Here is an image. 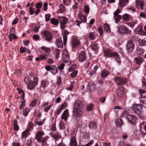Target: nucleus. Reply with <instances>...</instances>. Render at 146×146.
<instances>
[{
	"mask_svg": "<svg viewBox=\"0 0 146 146\" xmlns=\"http://www.w3.org/2000/svg\"><path fill=\"white\" fill-rule=\"evenodd\" d=\"M82 108L83 104L82 102L80 101H77L74 104L73 111L74 115L77 117H80L82 114Z\"/></svg>",
	"mask_w": 146,
	"mask_h": 146,
	"instance_id": "f257e3e1",
	"label": "nucleus"
},
{
	"mask_svg": "<svg viewBox=\"0 0 146 146\" xmlns=\"http://www.w3.org/2000/svg\"><path fill=\"white\" fill-rule=\"evenodd\" d=\"M126 118L128 123L135 126L138 122L137 117L132 114H128L127 115Z\"/></svg>",
	"mask_w": 146,
	"mask_h": 146,
	"instance_id": "f03ea898",
	"label": "nucleus"
},
{
	"mask_svg": "<svg viewBox=\"0 0 146 146\" xmlns=\"http://www.w3.org/2000/svg\"><path fill=\"white\" fill-rule=\"evenodd\" d=\"M135 44L131 40L127 42L126 45V49L127 53L130 54L132 53L135 48Z\"/></svg>",
	"mask_w": 146,
	"mask_h": 146,
	"instance_id": "7ed1b4c3",
	"label": "nucleus"
},
{
	"mask_svg": "<svg viewBox=\"0 0 146 146\" xmlns=\"http://www.w3.org/2000/svg\"><path fill=\"white\" fill-rule=\"evenodd\" d=\"M42 38L47 41L50 42L52 39V35L50 32L48 31H43L41 32Z\"/></svg>",
	"mask_w": 146,
	"mask_h": 146,
	"instance_id": "20e7f679",
	"label": "nucleus"
},
{
	"mask_svg": "<svg viewBox=\"0 0 146 146\" xmlns=\"http://www.w3.org/2000/svg\"><path fill=\"white\" fill-rule=\"evenodd\" d=\"M117 30L120 34L127 35L129 34L131 31L125 25H120L117 28Z\"/></svg>",
	"mask_w": 146,
	"mask_h": 146,
	"instance_id": "39448f33",
	"label": "nucleus"
},
{
	"mask_svg": "<svg viewBox=\"0 0 146 146\" xmlns=\"http://www.w3.org/2000/svg\"><path fill=\"white\" fill-rule=\"evenodd\" d=\"M58 19L60 24L61 28L64 29L66 26V24L67 23L68 21V19L64 16H58Z\"/></svg>",
	"mask_w": 146,
	"mask_h": 146,
	"instance_id": "423d86ee",
	"label": "nucleus"
},
{
	"mask_svg": "<svg viewBox=\"0 0 146 146\" xmlns=\"http://www.w3.org/2000/svg\"><path fill=\"white\" fill-rule=\"evenodd\" d=\"M114 81L118 85H124L127 82V80L125 77L123 78L119 77H115L114 78Z\"/></svg>",
	"mask_w": 146,
	"mask_h": 146,
	"instance_id": "0eeeda50",
	"label": "nucleus"
},
{
	"mask_svg": "<svg viewBox=\"0 0 146 146\" xmlns=\"http://www.w3.org/2000/svg\"><path fill=\"white\" fill-rule=\"evenodd\" d=\"M133 109L134 112L138 115L141 114L142 110L141 105L137 104L133 105Z\"/></svg>",
	"mask_w": 146,
	"mask_h": 146,
	"instance_id": "6e6552de",
	"label": "nucleus"
},
{
	"mask_svg": "<svg viewBox=\"0 0 146 146\" xmlns=\"http://www.w3.org/2000/svg\"><path fill=\"white\" fill-rule=\"evenodd\" d=\"M62 60L65 63L68 62L69 60V57L68 52L67 50H64L63 52Z\"/></svg>",
	"mask_w": 146,
	"mask_h": 146,
	"instance_id": "1a4fd4ad",
	"label": "nucleus"
},
{
	"mask_svg": "<svg viewBox=\"0 0 146 146\" xmlns=\"http://www.w3.org/2000/svg\"><path fill=\"white\" fill-rule=\"evenodd\" d=\"M50 134L52 137L54 138L55 141H57L59 139H60L61 138V135L58 132H51L50 133Z\"/></svg>",
	"mask_w": 146,
	"mask_h": 146,
	"instance_id": "9d476101",
	"label": "nucleus"
},
{
	"mask_svg": "<svg viewBox=\"0 0 146 146\" xmlns=\"http://www.w3.org/2000/svg\"><path fill=\"white\" fill-rule=\"evenodd\" d=\"M49 84V82L47 80H42L41 82V85L40 86V90L43 91L45 88Z\"/></svg>",
	"mask_w": 146,
	"mask_h": 146,
	"instance_id": "9b49d317",
	"label": "nucleus"
},
{
	"mask_svg": "<svg viewBox=\"0 0 146 146\" xmlns=\"http://www.w3.org/2000/svg\"><path fill=\"white\" fill-rule=\"evenodd\" d=\"M86 53L84 52H81L79 54L78 58L79 61L83 62L86 59Z\"/></svg>",
	"mask_w": 146,
	"mask_h": 146,
	"instance_id": "f8f14e48",
	"label": "nucleus"
},
{
	"mask_svg": "<svg viewBox=\"0 0 146 146\" xmlns=\"http://www.w3.org/2000/svg\"><path fill=\"white\" fill-rule=\"evenodd\" d=\"M141 104L144 108H146V96L143 95L140 98Z\"/></svg>",
	"mask_w": 146,
	"mask_h": 146,
	"instance_id": "ddd939ff",
	"label": "nucleus"
},
{
	"mask_svg": "<svg viewBox=\"0 0 146 146\" xmlns=\"http://www.w3.org/2000/svg\"><path fill=\"white\" fill-rule=\"evenodd\" d=\"M44 135L43 131H38L36 135V139H37L38 142H41L42 140V136Z\"/></svg>",
	"mask_w": 146,
	"mask_h": 146,
	"instance_id": "4468645a",
	"label": "nucleus"
},
{
	"mask_svg": "<svg viewBox=\"0 0 146 146\" xmlns=\"http://www.w3.org/2000/svg\"><path fill=\"white\" fill-rule=\"evenodd\" d=\"M80 44L79 40L77 38L74 36L72 38V45L73 48L79 45Z\"/></svg>",
	"mask_w": 146,
	"mask_h": 146,
	"instance_id": "2eb2a0df",
	"label": "nucleus"
},
{
	"mask_svg": "<svg viewBox=\"0 0 146 146\" xmlns=\"http://www.w3.org/2000/svg\"><path fill=\"white\" fill-rule=\"evenodd\" d=\"M35 81L33 80L30 81L27 85V88L30 90L33 89L36 85V82Z\"/></svg>",
	"mask_w": 146,
	"mask_h": 146,
	"instance_id": "dca6fc26",
	"label": "nucleus"
},
{
	"mask_svg": "<svg viewBox=\"0 0 146 146\" xmlns=\"http://www.w3.org/2000/svg\"><path fill=\"white\" fill-rule=\"evenodd\" d=\"M68 109L65 110L63 112L61 116V119H64L65 121H66L68 117Z\"/></svg>",
	"mask_w": 146,
	"mask_h": 146,
	"instance_id": "f3484780",
	"label": "nucleus"
},
{
	"mask_svg": "<svg viewBox=\"0 0 146 146\" xmlns=\"http://www.w3.org/2000/svg\"><path fill=\"white\" fill-rule=\"evenodd\" d=\"M134 60L136 63L139 65H140L144 61L143 58L139 56L135 58Z\"/></svg>",
	"mask_w": 146,
	"mask_h": 146,
	"instance_id": "a211bd4d",
	"label": "nucleus"
},
{
	"mask_svg": "<svg viewBox=\"0 0 146 146\" xmlns=\"http://www.w3.org/2000/svg\"><path fill=\"white\" fill-rule=\"evenodd\" d=\"M70 145V146H77L76 140L74 136L71 137Z\"/></svg>",
	"mask_w": 146,
	"mask_h": 146,
	"instance_id": "6ab92c4d",
	"label": "nucleus"
},
{
	"mask_svg": "<svg viewBox=\"0 0 146 146\" xmlns=\"http://www.w3.org/2000/svg\"><path fill=\"white\" fill-rule=\"evenodd\" d=\"M105 55L109 57L113 56L115 54H116V52H112L109 50H107L105 51Z\"/></svg>",
	"mask_w": 146,
	"mask_h": 146,
	"instance_id": "aec40b11",
	"label": "nucleus"
},
{
	"mask_svg": "<svg viewBox=\"0 0 146 146\" xmlns=\"http://www.w3.org/2000/svg\"><path fill=\"white\" fill-rule=\"evenodd\" d=\"M78 18L83 22L85 23L86 22V17L84 15H82L81 13H79L78 14Z\"/></svg>",
	"mask_w": 146,
	"mask_h": 146,
	"instance_id": "412c9836",
	"label": "nucleus"
},
{
	"mask_svg": "<svg viewBox=\"0 0 146 146\" xmlns=\"http://www.w3.org/2000/svg\"><path fill=\"white\" fill-rule=\"evenodd\" d=\"M69 33L67 31H64L63 36V43L64 45H65L67 41V36L68 35Z\"/></svg>",
	"mask_w": 146,
	"mask_h": 146,
	"instance_id": "4be33fe9",
	"label": "nucleus"
},
{
	"mask_svg": "<svg viewBox=\"0 0 146 146\" xmlns=\"http://www.w3.org/2000/svg\"><path fill=\"white\" fill-rule=\"evenodd\" d=\"M56 44L58 47L62 48L63 47L62 39L60 38L56 40Z\"/></svg>",
	"mask_w": 146,
	"mask_h": 146,
	"instance_id": "5701e85b",
	"label": "nucleus"
},
{
	"mask_svg": "<svg viewBox=\"0 0 146 146\" xmlns=\"http://www.w3.org/2000/svg\"><path fill=\"white\" fill-rule=\"evenodd\" d=\"M90 128L91 129H95L97 128V125L96 122L94 121L91 122L89 125Z\"/></svg>",
	"mask_w": 146,
	"mask_h": 146,
	"instance_id": "b1692460",
	"label": "nucleus"
},
{
	"mask_svg": "<svg viewBox=\"0 0 146 146\" xmlns=\"http://www.w3.org/2000/svg\"><path fill=\"white\" fill-rule=\"evenodd\" d=\"M138 27L139 28L138 32L139 33L140 35L145 36L146 35V32L143 30L142 27L141 26L139 25Z\"/></svg>",
	"mask_w": 146,
	"mask_h": 146,
	"instance_id": "393cba45",
	"label": "nucleus"
},
{
	"mask_svg": "<svg viewBox=\"0 0 146 146\" xmlns=\"http://www.w3.org/2000/svg\"><path fill=\"white\" fill-rule=\"evenodd\" d=\"M115 123L116 126H120L123 124V122L121 119L118 118L115 120Z\"/></svg>",
	"mask_w": 146,
	"mask_h": 146,
	"instance_id": "a878e982",
	"label": "nucleus"
},
{
	"mask_svg": "<svg viewBox=\"0 0 146 146\" xmlns=\"http://www.w3.org/2000/svg\"><path fill=\"white\" fill-rule=\"evenodd\" d=\"M136 2L137 6H140L142 9H143L144 4V1L142 0H136Z\"/></svg>",
	"mask_w": 146,
	"mask_h": 146,
	"instance_id": "bb28decb",
	"label": "nucleus"
},
{
	"mask_svg": "<svg viewBox=\"0 0 146 146\" xmlns=\"http://www.w3.org/2000/svg\"><path fill=\"white\" fill-rule=\"evenodd\" d=\"M51 69L50 71L53 74H55L57 73V69L55 66H52Z\"/></svg>",
	"mask_w": 146,
	"mask_h": 146,
	"instance_id": "cd10ccee",
	"label": "nucleus"
},
{
	"mask_svg": "<svg viewBox=\"0 0 146 146\" xmlns=\"http://www.w3.org/2000/svg\"><path fill=\"white\" fill-rule=\"evenodd\" d=\"M104 28L106 32L110 33L111 31L110 26L106 23H105L104 25Z\"/></svg>",
	"mask_w": 146,
	"mask_h": 146,
	"instance_id": "c85d7f7f",
	"label": "nucleus"
},
{
	"mask_svg": "<svg viewBox=\"0 0 146 146\" xmlns=\"http://www.w3.org/2000/svg\"><path fill=\"white\" fill-rule=\"evenodd\" d=\"M50 23L53 25H56L59 23V21L55 18H52L50 20Z\"/></svg>",
	"mask_w": 146,
	"mask_h": 146,
	"instance_id": "c756f323",
	"label": "nucleus"
},
{
	"mask_svg": "<svg viewBox=\"0 0 146 146\" xmlns=\"http://www.w3.org/2000/svg\"><path fill=\"white\" fill-rule=\"evenodd\" d=\"M94 105L92 104H87L86 105V110L87 111L89 112L92 110Z\"/></svg>",
	"mask_w": 146,
	"mask_h": 146,
	"instance_id": "7c9ffc66",
	"label": "nucleus"
},
{
	"mask_svg": "<svg viewBox=\"0 0 146 146\" xmlns=\"http://www.w3.org/2000/svg\"><path fill=\"white\" fill-rule=\"evenodd\" d=\"M109 74V72L106 70H104L102 71L101 73L102 76L103 78L106 77Z\"/></svg>",
	"mask_w": 146,
	"mask_h": 146,
	"instance_id": "2f4dec72",
	"label": "nucleus"
},
{
	"mask_svg": "<svg viewBox=\"0 0 146 146\" xmlns=\"http://www.w3.org/2000/svg\"><path fill=\"white\" fill-rule=\"evenodd\" d=\"M126 1V0H119V3L120 6L122 7L125 6V4H127L128 3Z\"/></svg>",
	"mask_w": 146,
	"mask_h": 146,
	"instance_id": "473e14b6",
	"label": "nucleus"
},
{
	"mask_svg": "<svg viewBox=\"0 0 146 146\" xmlns=\"http://www.w3.org/2000/svg\"><path fill=\"white\" fill-rule=\"evenodd\" d=\"M137 21H132L130 22H129L127 23V25L129 27L131 28H133L134 27L135 24H137Z\"/></svg>",
	"mask_w": 146,
	"mask_h": 146,
	"instance_id": "72a5a7b5",
	"label": "nucleus"
},
{
	"mask_svg": "<svg viewBox=\"0 0 146 146\" xmlns=\"http://www.w3.org/2000/svg\"><path fill=\"white\" fill-rule=\"evenodd\" d=\"M14 129L15 130L17 131L19 129V127L17 124V121L15 120L14 122Z\"/></svg>",
	"mask_w": 146,
	"mask_h": 146,
	"instance_id": "f704fd0d",
	"label": "nucleus"
},
{
	"mask_svg": "<svg viewBox=\"0 0 146 146\" xmlns=\"http://www.w3.org/2000/svg\"><path fill=\"white\" fill-rule=\"evenodd\" d=\"M65 7L63 4H60V9L59 10L60 12L61 13H63L65 12Z\"/></svg>",
	"mask_w": 146,
	"mask_h": 146,
	"instance_id": "c9c22d12",
	"label": "nucleus"
},
{
	"mask_svg": "<svg viewBox=\"0 0 146 146\" xmlns=\"http://www.w3.org/2000/svg\"><path fill=\"white\" fill-rule=\"evenodd\" d=\"M114 17L115 22L117 24L121 19V15H117V16H114Z\"/></svg>",
	"mask_w": 146,
	"mask_h": 146,
	"instance_id": "e433bc0d",
	"label": "nucleus"
},
{
	"mask_svg": "<svg viewBox=\"0 0 146 146\" xmlns=\"http://www.w3.org/2000/svg\"><path fill=\"white\" fill-rule=\"evenodd\" d=\"M31 78L29 76H26L24 78V81L26 84L29 82L31 81H32Z\"/></svg>",
	"mask_w": 146,
	"mask_h": 146,
	"instance_id": "4c0bfd02",
	"label": "nucleus"
},
{
	"mask_svg": "<svg viewBox=\"0 0 146 146\" xmlns=\"http://www.w3.org/2000/svg\"><path fill=\"white\" fill-rule=\"evenodd\" d=\"M29 111V109L27 108H25L23 109V115L25 117L27 116L28 113Z\"/></svg>",
	"mask_w": 146,
	"mask_h": 146,
	"instance_id": "58836bf2",
	"label": "nucleus"
},
{
	"mask_svg": "<svg viewBox=\"0 0 146 146\" xmlns=\"http://www.w3.org/2000/svg\"><path fill=\"white\" fill-rule=\"evenodd\" d=\"M144 50L143 49L141 48L139 49L137 51V54L138 55H142L143 54Z\"/></svg>",
	"mask_w": 146,
	"mask_h": 146,
	"instance_id": "ea45409f",
	"label": "nucleus"
},
{
	"mask_svg": "<svg viewBox=\"0 0 146 146\" xmlns=\"http://www.w3.org/2000/svg\"><path fill=\"white\" fill-rule=\"evenodd\" d=\"M47 55L46 54H45L44 55L43 54H41L39 56V57L40 58V60H46L47 59Z\"/></svg>",
	"mask_w": 146,
	"mask_h": 146,
	"instance_id": "a19ab883",
	"label": "nucleus"
},
{
	"mask_svg": "<svg viewBox=\"0 0 146 146\" xmlns=\"http://www.w3.org/2000/svg\"><path fill=\"white\" fill-rule=\"evenodd\" d=\"M48 138L46 137L44 138L42 140V146H46L47 144V141Z\"/></svg>",
	"mask_w": 146,
	"mask_h": 146,
	"instance_id": "79ce46f5",
	"label": "nucleus"
},
{
	"mask_svg": "<svg viewBox=\"0 0 146 146\" xmlns=\"http://www.w3.org/2000/svg\"><path fill=\"white\" fill-rule=\"evenodd\" d=\"M29 131L26 129L25 131L22 132V137L23 138H26V137L27 136Z\"/></svg>",
	"mask_w": 146,
	"mask_h": 146,
	"instance_id": "37998d69",
	"label": "nucleus"
},
{
	"mask_svg": "<svg viewBox=\"0 0 146 146\" xmlns=\"http://www.w3.org/2000/svg\"><path fill=\"white\" fill-rule=\"evenodd\" d=\"M129 15L127 14L123 15L122 16L123 19L125 21H127L129 19Z\"/></svg>",
	"mask_w": 146,
	"mask_h": 146,
	"instance_id": "c03bdc74",
	"label": "nucleus"
},
{
	"mask_svg": "<svg viewBox=\"0 0 146 146\" xmlns=\"http://www.w3.org/2000/svg\"><path fill=\"white\" fill-rule=\"evenodd\" d=\"M34 126L33 123L32 122L29 123L28 125L27 128L26 129L28 131H30L31 129V128L33 127Z\"/></svg>",
	"mask_w": 146,
	"mask_h": 146,
	"instance_id": "a18cd8bd",
	"label": "nucleus"
},
{
	"mask_svg": "<svg viewBox=\"0 0 146 146\" xmlns=\"http://www.w3.org/2000/svg\"><path fill=\"white\" fill-rule=\"evenodd\" d=\"M30 76L31 77L32 80H35L36 82H38V79L37 77H34L33 75L34 74L32 72L29 73V74Z\"/></svg>",
	"mask_w": 146,
	"mask_h": 146,
	"instance_id": "49530a36",
	"label": "nucleus"
},
{
	"mask_svg": "<svg viewBox=\"0 0 146 146\" xmlns=\"http://www.w3.org/2000/svg\"><path fill=\"white\" fill-rule=\"evenodd\" d=\"M59 125L60 129H64L65 128V124L63 121H61L59 124Z\"/></svg>",
	"mask_w": 146,
	"mask_h": 146,
	"instance_id": "de8ad7c7",
	"label": "nucleus"
},
{
	"mask_svg": "<svg viewBox=\"0 0 146 146\" xmlns=\"http://www.w3.org/2000/svg\"><path fill=\"white\" fill-rule=\"evenodd\" d=\"M115 59L116 61L118 63H120L121 62L120 59L119 55H118L117 53L116 52V54L114 56Z\"/></svg>",
	"mask_w": 146,
	"mask_h": 146,
	"instance_id": "09e8293b",
	"label": "nucleus"
},
{
	"mask_svg": "<svg viewBox=\"0 0 146 146\" xmlns=\"http://www.w3.org/2000/svg\"><path fill=\"white\" fill-rule=\"evenodd\" d=\"M98 31L100 36H101L103 33V29L101 26H99L98 28Z\"/></svg>",
	"mask_w": 146,
	"mask_h": 146,
	"instance_id": "8fccbe9b",
	"label": "nucleus"
},
{
	"mask_svg": "<svg viewBox=\"0 0 146 146\" xmlns=\"http://www.w3.org/2000/svg\"><path fill=\"white\" fill-rule=\"evenodd\" d=\"M42 2H40L37 3L35 5V7L37 9H39L42 7Z\"/></svg>",
	"mask_w": 146,
	"mask_h": 146,
	"instance_id": "3c124183",
	"label": "nucleus"
},
{
	"mask_svg": "<svg viewBox=\"0 0 146 146\" xmlns=\"http://www.w3.org/2000/svg\"><path fill=\"white\" fill-rule=\"evenodd\" d=\"M139 44L141 46H146V40L142 39L139 40Z\"/></svg>",
	"mask_w": 146,
	"mask_h": 146,
	"instance_id": "603ef678",
	"label": "nucleus"
},
{
	"mask_svg": "<svg viewBox=\"0 0 146 146\" xmlns=\"http://www.w3.org/2000/svg\"><path fill=\"white\" fill-rule=\"evenodd\" d=\"M140 129H143L146 130V122H143L141 124Z\"/></svg>",
	"mask_w": 146,
	"mask_h": 146,
	"instance_id": "864d4df0",
	"label": "nucleus"
},
{
	"mask_svg": "<svg viewBox=\"0 0 146 146\" xmlns=\"http://www.w3.org/2000/svg\"><path fill=\"white\" fill-rule=\"evenodd\" d=\"M77 74L78 71L77 70H76L70 74V76L72 78H73L76 76Z\"/></svg>",
	"mask_w": 146,
	"mask_h": 146,
	"instance_id": "5fc2aeb1",
	"label": "nucleus"
},
{
	"mask_svg": "<svg viewBox=\"0 0 146 146\" xmlns=\"http://www.w3.org/2000/svg\"><path fill=\"white\" fill-rule=\"evenodd\" d=\"M41 48L42 50L47 53H48L50 51V48L46 47L44 46H42L41 47Z\"/></svg>",
	"mask_w": 146,
	"mask_h": 146,
	"instance_id": "6e6d98bb",
	"label": "nucleus"
},
{
	"mask_svg": "<svg viewBox=\"0 0 146 146\" xmlns=\"http://www.w3.org/2000/svg\"><path fill=\"white\" fill-rule=\"evenodd\" d=\"M63 2L65 5H67L70 3L71 0H63Z\"/></svg>",
	"mask_w": 146,
	"mask_h": 146,
	"instance_id": "4d7b16f0",
	"label": "nucleus"
},
{
	"mask_svg": "<svg viewBox=\"0 0 146 146\" xmlns=\"http://www.w3.org/2000/svg\"><path fill=\"white\" fill-rule=\"evenodd\" d=\"M60 50L59 49H57L56 50V58L58 59L59 57V55L60 54Z\"/></svg>",
	"mask_w": 146,
	"mask_h": 146,
	"instance_id": "13d9d810",
	"label": "nucleus"
},
{
	"mask_svg": "<svg viewBox=\"0 0 146 146\" xmlns=\"http://www.w3.org/2000/svg\"><path fill=\"white\" fill-rule=\"evenodd\" d=\"M37 101L36 99L34 100L31 102L30 105L32 107H33L36 104Z\"/></svg>",
	"mask_w": 146,
	"mask_h": 146,
	"instance_id": "bf43d9fd",
	"label": "nucleus"
},
{
	"mask_svg": "<svg viewBox=\"0 0 146 146\" xmlns=\"http://www.w3.org/2000/svg\"><path fill=\"white\" fill-rule=\"evenodd\" d=\"M90 8L87 5H86L84 7V11L85 12L88 14L89 12Z\"/></svg>",
	"mask_w": 146,
	"mask_h": 146,
	"instance_id": "052dcab7",
	"label": "nucleus"
},
{
	"mask_svg": "<svg viewBox=\"0 0 146 146\" xmlns=\"http://www.w3.org/2000/svg\"><path fill=\"white\" fill-rule=\"evenodd\" d=\"M91 48L92 50L94 51H96L98 49V47L96 44H93L92 45Z\"/></svg>",
	"mask_w": 146,
	"mask_h": 146,
	"instance_id": "680f3d73",
	"label": "nucleus"
},
{
	"mask_svg": "<svg viewBox=\"0 0 146 146\" xmlns=\"http://www.w3.org/2000/svg\"><path fill=\"white\" fill-rule=\"evenodd\" d=\"M50 15L49 14H47L45 15V20L46 22L48 21L50 18Z\"/></svg>",
	"mask_w": 146,
	"mask_h": 146,
	"instance_id": "e2e57ef3",
	"label": "nucleus"
},
{
	"mask_svg": "<svg viewBox=\"0 0 146 146\" xmlns=\"http://www.w3.org/2000/svg\"><path fill=\"white\" fill-rule=\"evenodd\" d=\"M32 140L31 139H29L27 141L26 143V146H31L32 145Z\"/></svg>",
	"mask_w": 146,
	"mask_h": 146,
	"instance_id": "0e129e2a",
	"label": "nucleus"
},
{
	"mask_svg": "<svg viewBox=\"0 0 146 146\" xmlns=\"http://www.w3.org/2000/svg\"><path fill=\"white\" fill-rule=\"evenodd\" d=\"M19 94H20L21 95V100L22 101H24V98L25 96V94L24 93V92H19Z\"/></svg>",
	"mask_w": 146,
	"mask_h": 146,
	"instance_id": "69168bd1",
	"label": "nucleus"
},
{
	"mask_svg": "<svg viewBox=\"0 0 146 146\" xmlns=\"http://www.w3.org/2000/svg\"><path fill=\"white\" fill-rule=\"evenodd\" d=\"M94 33H90L89 35V37L90 39L92 40H93L94 38Z\"/></svg>",
	"mask_w": 146,
	"mask_h": 146,
	"instance_id": "338daca9",
	"label": "nucleus"
},
{
	"mask_svg": "<svg viewBox=\"0 0 146 146\" xmlns=\"http://www.w3.org/2000/svg\"><path fill=\"white\" fill-rule=\"evenodd\" d=\"M13 146H20V143H18L17 141L15 140L14 142H13Z\"/></svg>",
	"mask_w": 146,
	"mask_h": 146,
	"instance_id": "774afa93",
	"label": "nucleus"
}]
</instances>
